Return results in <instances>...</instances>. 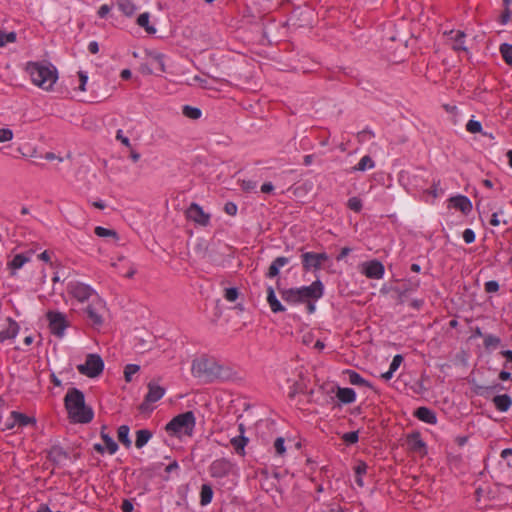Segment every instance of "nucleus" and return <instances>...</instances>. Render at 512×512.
Here are the masks:
<instances>
[{
    "label": "nucleus",
    "mask_w": 512,
    "mask_h": 512,
    "mask_svg": "<svg viewBox=\"0 0 512 512\" xmlns=\"http://www.w3.org/2000/svg\"><path fill=\"white\" fill-rule=\"evenodd\" d=\"M47 319L49 321V329L51 333L58 338H62L64 336L65 329L69 325L66 316L58 311H49L47 313Z\"/></svg>",
    "instance_id": "7"
},
{
    "label": "nucleus",
    "mask_w": 512,
    "mask_h": 512,
    "mask_svg": "<svg viewBox=\"0 0 512 512\" xmlns=\"http://www.w3.org/2000/svg\"><path fill=\"white\" fill-rule=\"evenodd\" d=\"M29 261V257L25 256L24 254H16L13 258V260L10 262V267L12 269H20L22 266Z\"/></svg>",
    "instance_id": "42"
},
{
    "label": "nucleus",
    "mask_w": 512,
    "mask_h": 512,
    "mask_svg": "<svg viewBox=\"0 0 512 512\" xmlns=\"http://www.w3.org/2000/svg\"><path fill=\"white\" fill-rule=\"evenodd\" d=\"M347 207L350 210L359 213L363 207L362 200L359 197H351L347 202Z\"/></svg>",
    "instance_id": "44"
},
{
    "label": "nucleus",
    "mask_w": 512,
    "mask_h": 512,
    "mask_svg": "<svg viewBox=\"0 0 512 512\" xmlns=\"http://www.w3.org/2000/svg\"><path fill=\"white\" fill-rule=\"evenodd\" d=\"M249 442V439L244 435H239L231 439V445L239 455L245 454V446Z\"/></svg>",
    "instance_id": "32"
},
{
    "label": "nucleus",
    "mask_w": 512,
    "mask_h": 512,
    "mask_svg": "<svg viewBox=\"0 0 512 512\" xmlns=\"http://www.w3.org/2000/svg\"><path fill=\"white\" fill-rule=\"evenodd\" d=\"M69 453L65 451L61 446L59 445H53L47 454V458L49 461L53 462L54 464H59L63 458H68Z\"/></svg>",
    "instance_id": "22"
},
{
    "label": "nucleus",
    "mask_w": 512,
    "mask_h": 512,
    "mask_svg": "<svg viewBox=\"0 0 512 512\" xmlns=\"http://www.w3.org/2000/svg\"><path fill=\"white\" fill-rule=\"evenodd\" d=\"M237 205L234 202H227L224 205V211L230 216H235L237 214Z\"/></svg>",
    "instance_id": "57"
},
{
    "label": "nucleus",
    "mask_w": 512,
    "mask_h": 512,
    "mask_svg": "<svg viewBox=\"0 0 512 512\" xmlns=\"http://www.w3.org/2000/svg\"><path fill=\"white\" fill-rule=\"evenodd\" d=\"M116 5L118 9L127 17H131L137 9L132 0H116Z\"/></svg>",
    "instance_id": "27"
},
{
    "label": "nucleus",
    "mask_w": 512,
    "mask_h": 512,
    "mask_svg": "<svg viewBox=\"0 0 512 512\" xmlns=\"http://www.w3.org/2000/svg\"><path fill=\"white\" fill-rule=\"evenodd\" d=\"M301 391L300 389V385L298 383H294L291 387H290V391L288 393V396L290 399H293L296 394H298L299 392Z\"/></svg>",
    "instance_id": "64"
},
{
    "label": "nucleus",
    "mask_w": 512,
    "mask_h": 512,
    "mask_svg": "<svg viewBox=\"0 0 512 512\" xmlns=\"http://www.w3.org/2000/svg\"><path fill=\"white\" fill-rule=\"evenodd\" d=\"M492 401L500 412L508 411L512 405V399L508 394L496 395Z\"/></svg>",
    "instance_id": "23"
},
{
    "label": "nucleus",
    "mask_w": 512,
    "mask_h": 512,
    "mask_svg": "<svg viewBox=\"0 0 512 512\" xmlns=\"http://www.w3.org/2000/svg\"><path fill=\"white\" fill-rule=\"evenodd\" d=\"M152 58V65L155 64L156 70L159 72H165L164 56L161 53H150Z\"/></svg>",
    "instance_id": "43"
},
{
    "label": "nucleus",
    "mask_w": 512,
    "mask_h": 512,
    "mask_svg": "<svg viewBox=\"0 0 512 512\" xmlns=\"http://www.w3.org/2000/svg\"><path fill=\"white\" fill-rule=\"evenodd\" d=\"M182 113L185 117L193 120L199 119L202 115V111L199 108L190 105H184Z\"/></svg>",
    "instance_id": "37"
},
{
    "label": "nucleus",
    "mask_w": 512,
    "mask_h": 512,
    "mask_svg": "<svg viewBox=\"0 0 512 512\" xmlns=\"http://www.w3.org/2000/svg\"><path fill=\"white\" fill-rule=\"evenodd\" d=\"M420 285L419 279H411L408 284H403L401 287L397 288L396 291L399 293L400 301L402 302V298L410 291H415Z\"/></svg>",
    "instance_id": "34"
},
{
    "label": "nucleus",
    "mask_w": 512,
    "mask_h": 512,
    "mask_svg": "<svg viewBox=\"0 0 512 512\" xmlns=\"http://www.w3.org/2000/svg\"><path fill=\"white\" fill-rule=\"evenodd\" d=\"M153 433L148 429H140L136 431L135 446L138 449L143 448L152 438Z\"/></svg>",
    "instance_id": "26"
},
{
    "label": "nucleus",
    "mask_w": 512,
    "mask_h": 512,
    "mask_svg": "<svg viewBox=\"0 0 512 512\" xmlns=\"http://www.w3.org/2000/svg\"><path fill=\"white\" fill-rule=\"evenodd\" d=\"M11 419H14V423H16L20 427H25L29 424H35L36 420L33 417H29L21 412L12 411Z\"/></svg>",
    "instance_id": "28"
},
{
    "label": "nucleus",
    "mask_w": 512,
    "mask_h": 512,
    "mask_svg": "<svg viewBox=\"0 0 512 512\" xmlns=\"http://www.w3.org/2000/svg\"><path fill=\"white\" fill-rule=\"evenodd\" d=\"M140 369L139 365L136 364H128L124 369V377L127 382H131L132 376L136 374Z\"/></svg>",
    "instance_id": "45"
},
{
    "label": "nucleus",
    "mask_w": 512,
    "mask_h": 512,
    "mask_svg": "<svg viewBox=\"0 0 512 512\" xmlns=\"http://www.w3.org/2000/svg\"><path fill=\"white\" fill-rule=\"evenodd\" d=\"M277 289L284 302L290 305L304 304L303 294L300 287L295 288H280L277 282Z\"/></svg>",
    "instance_id": "12"
},
{
    "label": "nucleus",
    "mask_w": 512,
    "mask_h": 512,
    "mask_svg": "<svg viewBox=\"0 0 512 512\" xmlns=\"http://www.w3.org/2000/svg\"><path fill=\"white\" fill-rule=\"evenodd\" d=\"M121 510L123 512H133L134 505H133L132 501L129 499L123 500L122 505H121Z\"/></svg>",
    "instance_id": "62"
},
{
    "label": "nucleus",
    "mask_w": 512,
    "mask_h": 512,
    "mask_svg": "<svg viewBox=\"0 0 512 512\" xmlns=\"http://www.w3.org/2000/svg\"><path fill=\"white\" fill-rule=\"evenodd\" d=\"M64 406L74 423L87 424L93 420L94 411L85 404V395L78 388H69L64 397Z\"/></svg>",
    "instance_id": "2"
},
{
    "label": "nucleus",
    "mask_w": 512,
    "mask_h": 512,
    "mask_svg": "<svg viewBox=\"0 0 512 512\" xmlns=\"http://www.w3.org/2000/svg\"><path fill=\"white\" fill-rule=\"evenodd\" d=\"M196 425L193 411H186L173 417L165 426L166 432L171 436H192Z\"/></svg>",
    "instance_id": "4"
},
{
    "label": "nucleus",
    "mask_w": 512,
    "mask_h": 512,
    "mask_svg": "<svg viewBox=\"0 0 512 512\" xmlns=\"http://www.w3.org/2000/svg\"><path fill=\"white\" fill-rule=\"evenodd\" d=\"M501 457L507 462V465L512 468V449H504Z\"/></svg>",
    "instance_id": "60"
},
{
    "label": "nucleus",
    "mask_w": 512,
    "mask_h": 512,
    "mask_svg": "<svg viewBox=\"0 0 512 512\" xmlns=\"http://www.w3.org/2000/svg\"><path fill=\"white\" fill-rule=\"evenodd\" d=\"M233 464L226 458L214 460L209 466V473L213 478H224L228 476Z\"/></svg>",
    "instance_id": "11"
},
{
    "label": "nucleus",
    "mask_w": 512,
    "mask_h": 512,
    "mask_svg": "<svg viewBox=\"0 0 512 512\" xmlns=\"http://www.w3.org/2000/svg\"><path fill=\"white\" fill-rule=\"evenodd\" d=\"M13 131L9 128L0 129V143L12 140Z\"/></svg>",
    "instance_id": "52"
},
{
    "label": "nucleus",
    "mask_w": 512,
    "mask_h": 512,
    "mask_svg": "<svg viewBox=\"0 0 512 512\" xmlns=\"http://www.w3.org/2000/svg\"><path fill=\"white\" fill-rule=\"evenodd\" d=\"M191 372L194 377L200 378L207 383L234 380L237 375L230 366L221 364L214 358L209 357L194 359Z\"/></svg>",
    "instance_id": "1"
},
{
    "label": "nucleus",
    "mask_w": 512,
    "mask_h": 512,
    "mask_svg": "<svg viewBox=\"0 0 512 512\" xmlns=\"http://www.w3.org/2000/svg\"><path fill=\"white\" fill-rule=\"evenodd\" d=\"M267 303L273 313H280L286 311L285 306L277 299L275 291L272 286L267 287Z\"/></svg>",
    "instance_id": "21"
},
{
    "label": "nucleus",
    "mask_w": 512,
    "mask_h": 512,
    "mask_svg": "<svg viewBox=\"0 0 512 512\" xmlns=\"http://www.w3.org/2000/svg\"><path fill=\"white\" fill-rule=\"evenodd\" d=\"M499 288V283L495 280L487 281L484 285L485 292L487 293H496Z\"/></svg>",
    "instance_id": "51"
},
{
    "label": "nucleus",
    "mask_w": 512,
    "mask_h": 512,
    "mask_svg": "<svg viewBox=\"0 0 512 512\" xmlns=\"http://www.w3.org/2000/svg\"><path fill=\"white\" fill-rule=\"evenodd\" d=\"M107 426L103 425L101 427L100 436L105 444V448L108 451L109 454L113 455L118 450V444L115 442V440L107 433H103V430H106Z\"/></svg>",
    "instance_id": "25"
},
{
    "label": "nucleus",
    "mask_w": 512,
    "mask_h": 512,
    "mask_svg": "<svg viewBox=\"0 0 512 512\" xmlns=\"http://www.w3.org/2000/svg\"><path fill=\"white\" fill-rule=\"evenodd\" d=\"M464 37H465V33L463 31H457L456 36L454 38V41H455L454 49L455 50H464V51L467 50L466 47L463 46Z\"/></svg>",
    "instance_id": "50"
},
{
    "label": "nucleus",
    "mask_w": 512,
    "mask_h": 512,
    "mask_svg": "<svg viewBox=\"0 0 512 512\" xmlns=\"http://www.w3.org/2000/svg\"><path fill=\"white\" fill-rule=\"evenodd\" d=\"M213 489L210 484H202L200 490V504L201 506H207L213 499Z\"/></svg>",
    "instance_id": "31"
},
{
    "label": "nucleus",
    "mask_w": 512,
    "mask_h": 512,
    "mask_svg": "<svg viewBox=\"0 0 512 512\" xmlns=\"http://www.w3.org/2000/svg\"><path fill=\"white\" fill-rule=\"evenodd\" d=\"M403 360H404V358L402 355H400V354L395 355L393 357L392 362L390 363V367H389L391 372H395L399 368V366L401 365Z\"/></svg>",
    "instance_id": "53"
},
{
    "label": "nucleus",
    "mask_w": 512,
    "mask_h": 512,
    "mask_svg": "<svg viewBox=\"0 0 512 512\" xmlns=\"http://www.w3.org/2000/svg\"><path fill=\"white\" fill-rule=\"evenodd\" d=\"M103 369L104 362L98 354H88L85 363L77 366L79 373L89 378L99 376L103 372Z\"/></svg>",
    "instance_id": "6"
},
{
    "label": "nucleus",
    "mask_w": 512,
    "mask_h": 512,
    "mask_svg": "<svg viewBox=\"0 0 512 512\" xmlns=\"http://www.w3.org/2000/svg\"><path fill=\"white\" fill-rule=\"evenodd\" d=\"M129 432L130 428L128 425H121L117 430V437L119 442L127 449H129L132 445Z\"/></svg>",
    "instance_id": "29"
},
{
    "label": "nucleus",
    "mask_w": 512,
    "mask_h": 512,
    "mask_svg": "<svg viewBox=\"0 0 512 512\" xmlns=\"http://www.w3.org/2000/svg\"><path fill=\"white\" fill-rule=\"evenodd\" d=\"M274 448L277 455L284 456L286 452L285 439L283 437L276 438L274 441Z\"/></svg>",
    "instance_id": "49"
},
{
    "label": "nucleus",
    "mask_w": 512,
    "mask_h": 512,
    "mask_svg": "<svg viewBox=\"0 0 512 512\" xmlns=\"http://www.w3.org/2000/svg\"><path fill=\"white\" fill-rule=\"evenodd\" d=\"M330 393H336V397L340 404H351L356 400V392L352 388H342L338 385L333 386L330 390Z\"/></svg>",
    "instance_id": "16"
},
{
    "label": "nucleus",
    "mask_w": 512,
    "mask_h": 512,
    "mask_svg": "<svg viewBox=\"0 0 512 512\" xmlns=\"http://www.w3.org/2000/svg\"><path fill=\"white\" fill-rule=\"evenodd\" d=\"M342 440L347 445H353V444L357 443L358 440H359L358 431H350V432H347V433L343 434Z\"/></svg>",
    "instance_id": "47"
},
{
    "label": "nucleus",
    "mask_w": 512,
    "mask_h": 512,
    "mask_svg": "<svg viewBox=\"0 0 512 512\" xmlns=\"http://www.w3.org/2000/svg\"><path fill=\"white\" fill-rule=\"evenodd\" d=\"M94 233L98 237L106 238V237H112L115 240L119 239L118 233L113 229L104 228L102 226H97L94 229Z\"/></svg>",
    "instance_id": "39"
},
{
    "label": "nucleus",
    "mask_w": 512,
    "mask_h": 512,
    "mask_svg": "<svg viewBox=\"0 0 512 512\" xmlns=\"http://www.w3.org/2000/svg\"><path fill=\"white\" fill-rule=\"evenodd\" d=\"M368 469L367 464L364 461H359L357 466L354 468L355 476H363L366 474Z\"/></svg>",
    "instance_id": "55"
},
{
    "label": "nucleus",
    "mask_w": 512,
    "mask_h": 512,
    "mask_svg": "<svg viewBox=\"0 0 512 512\" xmlns=\"http://www.w3.org/2000/svg\"><path fill=\"white\" fill-rule=\"evenodd\" d=\"M111 10V6L107 5V4H103L102 6H100L99 10H98V16L100 18H105L109 12Z\"/></svg>",
    "instance_id": "63"
},
{
    "label": "nucleus",
    "mask_w": 512,
    "mask_h": 512,
    "mask_svg": "<svg viewBox=\"0 0 512 512\" xmlns=\"http://www.w3.org/2000/svg\"><path fill=\"white\" fill-rule=\"evenodd\" d=\"M466 130L472 134L482 132V124L474 119H471L466 124Z\"/></svg>",
    "instance_id": "48"
},
{
    "label": "nucleus",
    "mask_w": 512,
    "mask_h": 512,
    "mask_svg": "<svg viewBox=\"0 0 512 512\" xmlns=\"http://www.w3.org/2000/svg\"><path fill=\"white\" fill-rule=\"evenodd\" d=\"M27 71L32 82L44 90L51 89L58 78L57 69L51 64L43 65L30 62L27 64Z\"/></svg>",
    "instance_id": "3"
},
{
    "label": "nucleus",
    "mask_w": 512,
    "mask_h": 512,
    "mask_svg": "<svg viewBox=\"0 0 512 512\" xmlns=\"http://www.w3.org/2000/svg\"><path fill=\"white\" fill-rule=\"evenodd\" d=\"M67 292L80 302L88 300L95 294L94 289L90 285L79 281H70L67 284Z\"/></svg>",
    "instance_id": "9"
},
{
    "label": "nucleus",
    "mask_w": 512,
    "mask_h": 512,
    "mask_svg": "<svg viewBox=\"0 0 512 512\" xmlns=\"http://www.w3.org/2000/svg\"><path fill=\"white\" fill-rule=\"evenodd\" d=\"M305 302L317 301L324 295V284L317 278L309 286L300 287Z\"/></svg>",
    "instance_id": "10"
},
{
    "label": "nucleus",
    "mask_w": 512,
    "mask_h": 512,
    "mask_svg": "<svg viewBox=\"0 0 512 512\" xmlns=\"http://www.w3.org/2000/svg\"><path fill=\"white\" fill-rule=\"evenodd\" d=\"M414 416L420 421L425 422L427 424L437 423L436 413L432 409L425 406L418 407L414 411Z\"/></svg>",
    "instance_id": "19"
},
{
    "label": "nucleus",
    "mask_w": 512,
    "mask_h": 512,
    "mask_svg": "<svg viewBox=\"0 0 512 512\" xmlns=\"http://www.w3.org/2000/svg\"><path fill=\"white\" fill-rule=\"evenodd\" d=\"M116 139L120 141L124 146L131 148V143L128 137L124 136L123 131L121 129L116 132Z\"/></svg>",
    "instance_id": "58"
},
{
    "label": "nucleus",
    "mask_w": 512,
    "mask_h": 512,
    "mask_svg": "<svg viewBox=\"0 0 512 512\" xmlns=\"http://www.w3.org/2000/svg\"><path fill=\"white\" fill-rule=\"evenodd\" d=\"M165 388L156 384L154 381L148 383V392L145 395L144 401L140 404V412L151 411L150 404L159 401L165 394Z\"/></svg>",
    "instance_id": "8"
},
{
    "label": "nucleus",
    "mask_w": 512,
    "mask_h": 512,
    "mask_svg": "<svg viewBox=\"0 0 512 512\" xmlns=\"http://www.w3.org/2000/svg\"><path fill=\"white\" fill-rule=\"evenodd\" d=\"M78 76H79V81H80V85H79V89L81 91H85L86 90V84H87V81H88V76L85 72L83 71H79L78 72Z\"/></svg>",
    "instance_id": "59"
},
{
    "label": "nucleus",
    "mask_w": 512,
    "mask_h": 512,
    "mask_svg": "<svg viewBox=\"0 0 512 512\" xmlns=\"http://www.w3.org/2000/svg\"><path fill=\"white\" fill-rule=\"evenodd\" d=\"M85 313L87 314V318L94 326H100L103 324V318L97 311L94 305H88L85 308Z\"/></svg>",
    "instance_id": "30"
},
{
    "label": "nucleus",
    "mask_w": 512,
    "mask_h": 512,
    "mask_svg": "<svg viewBox=\"0 0 512 512\" xmlns=\"http://www.w3.org/2000/svg\"><path fill=\"white\" fill-rule=\"evenodd\" d=\"M362 272L367 278L381 279L384 275V265L378 260H371L363 264Z\"/></svg>",
    "instance_id": "15"
},
{
    "label": "nucleus",
    "mask_w": 512,
    "mask_h": 512,
    "mask_svg": "<svg viewBox=\"0 0 512 512\" xmlns=\"http://www.w3.org/2000/svg\"><path fill=\"white\" fill-rule=\"evenodd\" d=\"M290 261L291 257L279 256L275 258L270 264L265 276L270 279L277 277L280 273V268L287 265Z\"/></svg>",
    "instance_id": "18"
},
{
    "label": "nucleus",
    "mask_w": 512,
    "mask_h": 512,
    "mask_svg": "<svg viewBox=\"0 0 512 512\" xmlns=\"http://www.w3.org/2000/svg\"><path fill=\"white\" fill-rule=\"evenodd\" d=\"M510 18H511V10L509 8H505L504 11L502 12V14L500 15L499 22L502 25H505L509 22Z\"/></svg>",
    "instance_id": "61"
},
{
    "label": "nucleus",
    "mask_w": 512,
    "mask_h": 512,
    "mask_svg": "<svg viewBox=\"0 0 512 512\" xmlns=\"http://www.w3.org/2000/svg\"><path fill=\"white\" fill-rule=\"evenodd\" d=\"M241 187L246 192H252V191H254L256 189L257 182L252 181V180H243L242 184H241Z\"/></svg>",
    "instance_id": "56"
},
{
    "label": "nucleus",
    "mask_w": 512,
    "mask_h": 512,
    "mask_svg": "<svg viewBox=\"0 0 512 512\" xmlns=\"http://www.w3.org/2000/svg\"><path fill=\"white\" fill-rule=\"evenodd\" d=\"M406 444L411 452L417 453L421 456L427 454L426 443L422 440L421 434L417 431L407 435Z\"/></svg>",
    "instance_id": "14"
},
{
    "label": "nucleus",
    "mask_w": 512,
    "mask_h": 512,
    "mask_svg": "<svg viewBox=\"0 0 512 512\" xmlns=\"http://www.w3.org/2000/svg\"><path fill=\"white\" fill-rule=\"evenodd\" d=\"M16 38L17 35L14 31L6 32L4 30H0V47H4L8 43H14Z\"/></svg>",
    "instance_id": "41"
},
{
    "label": "nucleus",
    "mask_w": 512,
    "mask_h": 512,
    "mask_svg": "<svg viewBox=\"0 0 512 512\" xmlns=\"http://www.w3.org/2000/svg\"><path fill=\"white\" fill-rule=\"evenodd\" d=\"M301 252L300 259L303 271L316 272L320 270L325 262L329 260L327 253L305 252L303 247L299 249Z\"/></svg>",
    "instance_id": "5"
},
{
    "label": "nucleus",
    "mask_w": 512,
    "mask_h": 512,
    "mask_svg": "<svg viewBox=\"0 0 512 512\" xmlns=\"http://www.w3.org/2000/svg\"><path fill=\"white\" fill-rule=\"evenodd\" d=\"M374 166L375 163L373 159L369 155H365L353 169L356 171H365L366 169H372Z\"/></svg>",
    "instance_id": "38"
},
{
    "label": "nucleus",
    "mask_w": 512,
    "mask_h": 512,
    "mask_svg": "<svg viewBox=\"0 0 512 512\" xmlns=\"http://www.w3.org/2000/svg\"><path fill=\"white\" fill-rule=\"evenodd\" d=\"M186 216L188 219L194 221L201 226H207L210 221V215L205 213L201 206L196 203H192L186 210Z\"/></svg>",
    "instance_id": "13"
},
{
    "label": "nucleus",
    "mask_w": 512,
    "mask_h": 512,
    "mask_svg": "<svg viewBox=\"0 0 512 512\" xmlns=\"http://www.w3.org/2000/svg\"><path fill=\"white\" fill-rule=\"evenodd\" d=\"M475 232L470 229V228H467L464 230L463 232V240L465 241L466 244H471L475 241Z\"/></svg>",
    "instance_id": "54"
},
{
    "label": "nucleus",
    "mask_w": 512,
    "mask_h": 512,
    "mask_svg": "<svg viewBox=\"0 0 512 512\" xmlns=\"http://www.w3.org/2000/svg\"><path fill=\"white\" fill-rule=\"evenodd\" d=\"M8 326L0 331V343L8 339H13L19 332V325L16 321L11 318L7 319Z\"/></svg>",
    "instance_id": "20"
},
{
    "label": "nucleus",
    "mask_w": 512,
    "mask_h": 512,
    "mask_svg": "<svg viewBox=\"0 0 512 512\" xmlns=\"http://www.w3.org/2000/svg\"><path fill=\"white\" fill-rule=\"evenodd\" d=\"M149 19H150V14L148 12H144L138 16L137 24L140 27L144 28L148 34H155L156 28L149 24Z\"/></svg>",
    "instance_id": "35"
},
{
    "label": "nucleus",
    "mask_w": 512,
    "mask_h": 512,
    "mask_svg": "<svg viewBox=\"0 0 512 512\" xmlns=\"http://www.w3.org/2000/svg\"><path fill=\"white\" fill-rule=\"evenodd\" d=\"M499 52L507 65L512 67V44L502 43Z\"/></svg>",
    "instance_id": "36"
},
{
    "label": "nucleus",
    "mask_w": 512,
    "mask_h": 512,
    "mask_svg": "<svg viewBox=\"0 0 512 512\" xmlns=\"http://www.w3.org/2000/svg\"><path fill=\"white\" fill-rule=\"evenodd\" d=\"M348 375L349 383L355 386H365L372 388V384L365 380L359 373L354 370L347 369L344 371Z\"/></svg>",
    "instance_id": "24"
},
{
    "label": "nucleus",
    "mask_w": 512,
    "mask_h": 512,
    "mask_svg": "<svg viewBox=\"0 0 512 512\" xmlns=\"http://www.w3.org/2000/svg\"><path fill=\"white\" fill-rule=\"evenodd\" d=\"M501 343V339L495 335L487 334L484 336V347L487 350L496 349Z\"/></svg>",
    "instance_id": "40"
},
{
    "label": "nucleus",
    "mask_w": 512,
    "mask_h": 512,
    "mask_svg": "<svg viewBox=\"0 0 512 512\" xmlns=\"http://www.w3.org/2000/svg\"><path fill=\"white\" fill-rule=\"evenodd\" d=\"M449 202L452 207L461 211L464 215H468L472 210L470 199L464 195L453 196L449 199Z\"/></svg>",
    "instance_id": "17"
},
{
    "label": "nucleus",
    "mask_w": 512,
    "mask_h": 512,
    "mask_svg": "<svg viewBox=\"0 0 512 512\" xmlns=\"http://www.w3.org/2000/svg\"><path fill=\"white\" fill-rule=\"evenodd\" d=\"M239 297V290L236 287L224 289V298L229 302H235Z\"/></svg>",
    "instance_id": "46"
},
{
    "label": "nucleus",
    "mask_w": 512,
    "mask_h": 512,
    "mask_svg": "<svg viewBox=\"0 0 512 512\" xmlns=\"http://www.w3.org/2000/svg\"><path fill=\"white\" fill-rule=\"evenodd\" d=\"M504 387L500 383H496L491 386L476 385L474 391L477 395L488 397L490 393L498 390H502Z\"/></svg>",
    "instance_id": "33"
}]
</instances>
